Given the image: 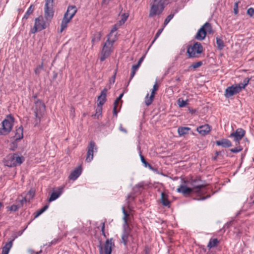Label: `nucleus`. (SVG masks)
<instances>
[{
    "label": "nucleus",
    "instance_id": "obj_1",
    "mask_svg": "<svg viewBox=\"0 0 254 254\" xmlns=\"http://www.w3.org/2000/svg\"><path fill=\"white\" fill-rule=\"evenodd\" d=\"M117 25L113 27L110 31V33L108 35V39L106 42L104 44L101 51V57L100 60L101 62H103L107 59L111 53L113 51L114 47L113 45L115 42L117 40L118 37L117 36Z\"/></svg>",
    "mask_w": 254,
    "mask_h": 254
},
{
    "label": "nucleus",
    "instance_id": "obj_2",
    "mask_svg": "<svg viewBox=\"0 0 254 254\" xmlns=\"http://www.w3.org/2000/svg\"><path fill=\"white\" fill-rule=\"evenodd\" d=\"M149 17H153L159 16L163 12L165 6L167 4V0H152Z\"/></svg>",
    "mask_w": 254,
    "mask_h": 254
},
{
    "label": "nucleus",
    "instance_id": "obj_3",
    "mask_svg": "<svg viewBox=\"0 0 254 254\" xmlns=\"http://www.w3.org/2000/svg\"><path fill=\"white\" fill-rule=\"evenodd\" d=\"M46 109L44 104L39 101H37L35 104L34 115H35V126L40 125L42 118L45 113Z\"/></svg>",
    "mask_w": 254,
    "mask_h": 254
},
{
    "label": "nucleus",
    "instance_id": "obj_4",
    "mask_svg": "<svg viewBox=\"0 0 254 254\" xmlns=\"http://www.w3.org/2000/svg\"><path fill=\"white\" fill-rule=\"evenodd\" d=\"M24 161L22 156H19L16 154H9L4 160V165L9 167H13L20 165Z\"/></svg>",
    "mask_w": 254,
    "mask_h": 254
},
{
    "label": "nucleus",
    "instance_id": "obj_5",
    "mask_svg": "<svg viewBox=\"0 0 254 254\" xmlns=\"http://www.w3.org/2000/svg\"><path fill=\"white\" fill-rule=\"evenodd\" d=\"M14 118L9 115L2 122V128H0V135H6L12 129L13 126Z\"/></svg>",
    "mask_w": 254,
    "mask_h": 254
},
{
    "label": "nucleus",
    "instance_id": "obj_6",
    "mask_svg": "<svg viewBox=\"0 0 254 254\" xmlns=\"http://www.w3.org/2000/svg\"><path fill=\"white\" fill-rule=\"evenodd\" d=\"M202 51V46L198 42H195L192 45L189 46L187 49V53L190 58H198V55Z\"/></svg>",
    "mask_w": 254,
    "mask_h": 254
},
{
    "label": "nucleus",
    "instance_id": "obj_7",
    "mask_svg": "<svg viewBox=\"0 0 254 254\" xmlns=\"http://www.w3.org/2000/svg\"><path fill=\"white\" fill-rule=\"evenodd\" d=\"M212 31L211 24L206 22L198 31L195 38L198 40H203L207 33H211Z\"/></svg>",
    "mask_w": 254,
    "mask_h": 254
},
{
    "label": "nucleus",
    "instance_id": "obj_8",
    "mask_svg": "<svg viewBox=\"0 0 254 254\" xmlns=\"http://www.w3.org/2000/svg\"><path fill=\"white\" fill-rule=\"evenodd\" d=\"M188 184L192 189V191L195 193H200L201 190L205 187V185L201 183L198 179H191L188 181Z\"/></svg>",
    "mask_w": 254,
    "mask_h": 254
},
{
    "label": "nucleus",
    "instance_id": "obj_9",
    "mask_svg": "<svg viewBox=\"0 0 254 254\" xmlns=\"http://www.w3.org/2000/svg\"><path fill=\"white\" fill-rule=\"evenodd\" d=\"M46 27V23L42 16H40L35 19L34 26L31 29V33L34 34L38 31H41Z\"/></svg>",
    "mask_w": 254,
    "mask_h": 254
},
{
    "label": "nucleus",
    "instance_id": "obj_10",
    "mask_svg": "<svg viewBox=\"0 0 254 254\" xmlns=\"http://www.w3.org/2000/svg\"><path fill=\"white\" fill-rule=\"evenodd\" d=\"M54 0H46L45 5V17L47 20H51L54 15Z\"/></svg>",
    "mask_w": 254,
    "mask_h": 254
},
{
    "label": "nucleus",
    "instance_id": "obj_11",
    "mask_svg": "<svg viewBox=\"0 0 254 254\" xmlns=\"http://www.w3.org/2000/svg\"><path fill=\"white\" fill-rule=\"evenodd\" d=\"M123 230L121 237V243L123 244L125 247H127V243L129 242V239L132 238V235L130 234L131 229L129 227L123 226Z\"/></svg>",
    "mask_w": 254,
    "mask_h": 254
},
{
    "label": "nucleus",
    "instance_id": "obj_12",
    "mask_svg": "<svg viewBox=\"0 0 254 254\" xmlns=\"http://www.w3.org/2000/svg\"><path fill=\"white\" fill-rule=\"evenodd\" d=\"M113 246L114 244L112 242V239H107L104 247H100V254H111Z\"/></svg>",
    "mask_w": 254,
    "mask_h": 254
},
{
    "label": "nucleus",
    "instance_id": "obj_13",
    "mask_svg": "<svg viewBox=\"0 0 254 254\" xmlns=\"http://www.w3.org/2000/svg\"><path fill=\"white\" fill-rule=\"evenodd\" d=\"M97 148L96 146L95 143L93 141H91L88 146V150L87 156L86 158V161L89 163L93 158V153L97 151Z\"/></svg>",
    "mask_w": 254,
    "mask_h": 254
},
{
    "label": "nucleus",
    "instance_id": "obj_14",
    "mask_svg": "<svg viewBox=\"0 0 254 254\" xmlns=\"http://www.w3.org/2000/svg\"><path fill=\"white\" fill-rule=\"evenodd\" d=\"M245 133L246 132L245 130L242 128H239L237 129L235 132L231 133L230 137H234V140L239 143V141L245 136Z\"/></svg>",
    "mask_w": 254,
    "mask_h": 254
},
{
    "label": "nucleus",
    "instance_id": "obj_15",
    "mask_svg": "<svg viewBox=\"0 0 254 254\" xmlns=\"http://www.w3.org/2000/svg\"><path fill=\"white\" fill-rule=\"evenodd\" d=\"M240 92V88L236 87L235 85L228 87L225 91L224 95L227 98L233 96V95Z\"/></svg>",
    "mask_w": 254,
    "mask_h": 254
},
{
    "label": "nucleus",
    "instance_id": "obj_16",
    "mask_svg": "<svg viewBox=\"0 0 254 254\" xmlns=\"http://www.w3.org/2000/svg\"><path fill=\"white\" fill-rule=\"evenodd\" d=\"M128 208L129 209V211L127 212L125 210V207L124 206H123L122 208V212L124 214V217L123 218V219L124 220V224L123 226L125 227H129V225L128 224V221L129 219L130 215H131V210L130 209L129 205L128 206Z\"/></svg>",
    "mask_w": 254,
    "mask_h": 254
},
{
    "label": "nucleus",
    "instance_id": "obj_17",
    "mask_svg": "<svg viewBox=\"0 0 254 254\" xmlns=\"http://www.w3.org/2000/svg\"><path fill=\"white\" fill-rule=\"evenodd\" d=\"M196 130L202 135H205L211 130V127L208 124H205L197 127Z\"/></svg>",
    "mask_w": 254,
    "mask_h": 254
},
{
    "label": "nucleus",
    "instance_id": "obj_18",
    "mask_svg": "<svg viewBox=\"0 0 254 254\" xmlns=\"http://www.w3.org/2000/svg\"><path fill=\"white\" fill-rule=\"evenodd\" d=\"M191 189L190 187H188L185 185H181L177 190V191L179 193H183L184 195H189L191 193H192Z\"/></svg>",
    "mask_w": 254,
    "mask_h": 254
},
{
    "label": "nucleus",
    "instance_id": "obj_19",
    "mask_svg": "<svg viewBox=\"0 0 254 254\" xmlns=\"http://www.w3.org/2000/svg\"><path fill=\"white\" fill-rule=\"evenodd\" d=\"M107 89L104 88L101 93V94L98 97L97 105L98 106H102L106 101V93Z\"/></svg>",
    "mask_w": 254,
    "mask_h": 254
},
{
    "label": "nucleus",
    "instance_id": "obj_20",
    "mask_svg": "<svg viewBox=\"0 0 254 254\" xmlns=\"http://www.w3.org/2000/svg\"><path fill=\"white\" fill-rule=\"evenodd\" d=\"M215 144L218 146H221L224 148L230 147L232 145L231 142L229 140L225 138L216 141Z\"/></svg>",
    "mask_w": 254,
    "mask_h": 254
},
{
    "label": "nucleus",
    "instance_id": "obj_21",
    "mask_svg": "<svg viewBox=\"0 0 254 254\" xmlns=\"http://www.w3.org/2000/svg\"><path fill=\"white\" fill-rule=\"evenodd\" d=\"M77 11L76 8L74 5L69 6L64 15L72 19Z\"/></svg>",
    "mask_w": 254,
    "mask_h": 254
},
{
    "label": "nucleus",
    "instance_id": "obj_22",
    "mask_svg": "<svg viewBox=\"0 0 254 254\" xmlns=\"http://www.w3.org/2000/svg\"><path fill=\"white\" fill-rule=\"evenodd\" d=\"M81 167H78L74 170L70 174L68 177V178L70 180L74 181L77 179V178L80 176L81 173Z\"/></svg>",
    "mask_w": 254,
    "mask_h": 254
},
{
    "label": "nucleus",
    "instance_id": "obj_23",
    "mask_svg": "<svg viewBox=\"0 0 254 254\" xmlns=\"http://www.w3.org/2000/svg\"><path fill=\"white\" fill-rule=\"evenodd\" d=\"M71 20V19H70V18L68 17H66V16L64 15L61 24V29L60 30V33H62L66 28L67 24L70 22Z\"/></svg>",
    "mask_w": 254,
    "mask_h": 254
},
{
    "label": "nucleus",
    "instance_id": "obj_24",
    "mask_svg": "<svg viewBox=\"0 0 254 254\" xmlns=\"http://www.w3.org/2000/svg\"><path fill=\"white\" fill-rule=\"evenodd\" d=\"M62 191L63 188H58V191H54L51 193V196L49 199V201L51 202L57 199L62 194Z\"/></svg>",
    "mask_w": 254,
    "mask_h": 254
},
{
    "label": "nucleus",
    "instance_id": "obj_25",
    "mask_svg": "<svg viewBox=\"0 0 254 254\" xmlns=\"http://www.w3.org/2000/svg\"><path fill=\"white\" fill-rule=\"evenodd\" d=\"M23 136V127L21 126L18 128H16L14 138L15 140H17L22 139Z\"/></svg>",
    "mask_w": 254,
    "mask_h": 254
},
{
    "label": "nucleus",
    "instance_id": "obj_26",
    "mask_svg": "<svg viewBox=\"0 0 254 254\" xmlns=\"http://www.w3.org/2000/svg\"><path fill=\"white\" fill-rule=\"evenodd\" d=\"M14 239L6 243L2 248V254H8L9 252L13 245Z\"/></svg>",
    "mask_w": 254,
    "mask_h": 254
},
{
    "label": "nucleus",
    "instance_id": "obj_27",
    "mask_svg": "<svg viewBox=\"0 0 254 254\" xmlns=\"http://www.w3.org/2000/svg\"><path fill=\"white\" fill-rule=\"evenodd\" d=\"M191 130L190 127H180L178 128V133L180 136H184Z\"/></svg>",
    "mask_w": 254,
    "mask_h": 254
},
{
    "label": "nucleus",
    "instance_id": "obj_28",
    "mask_svg": "<svg viewBox=\"0 0 254 254\" xmlns=\"http://www.w3.org/2000/svg\"><path fill=\"white\" fill-rule=\"evenodd\" d=\"M168 197V195L166 193L164 192L161 193V200L162 204L164 206L170 207V202L169 201Z\"/></svg>",
    "mask_w": 254,
    "mask_h": 254
},
{
    "label": "nucleus",
    "instance_id": "obj_29",
    "mask_svg": "<svg viewBox=\"0 0 254 254\" xmlns=\"http://www.w3.org/2000/svg\"><path fill=\"white\" fill-rule=\"evenodd\" d=\"M128 14H123L122 15H121V19L119 21V22L116 24L114 27L115 26V25H117L116 27L117 28V29H118L119 27L122 25H123V24L125 23V22L126 21V20H127V18H128Z\"/></svg>",
    "mask_w": 254,
    "mask_h": 254
},
{
    "label": "nucleus",
    "instance_id": "obj_30",
    "mask_svg": "<svg viewBox=\"0 0 254 254\" xmlns=\"http://www.w3.org/2000/svg\"><path fill=\"white\" fill-rule=\"evenodd\" d=\"M218 243H219V241L217 239H216V238L210 239L209 240V242L207 246V247L209 249H210L213 247L217 246V245L218 244Z\"/></svg>",
    "mask_w": 254,
    "mask_h": 254
},
{
    "label": "nucleus",
    "instance_id": "obj_31",
    "mask_svg": "<svg viewBox=\"0 0 254 254\" xmlns=\"http://www.w3.org/2000/svg\"><path fill=\"white\" fill-rule=\"evenodd\" d=\"M102 35L100 32H96L95 33L92 38V42L94 44L95 43L98 42L101 38Z\"/></svg>",
    "mask_w": 254,
    "mask_h": 254
},
{
    "label": "nucleus",
    "instance_id": "obj_32",
    "mask_svg": "<svg viewBox=\"0 0 254 254\" xmlns=\"http://www.w3.org/2000/svg\"><path fill=\"white\" fill-rule=\"evenodd\" d=\"M34 6L33 5L31 4L30 7L28 8V10H27V11L26 12V13H25L23 17V19H27L29 15L32 14L33 13V12L34 11Z\"/></svg>",
    "mask_w": 254,
    "mask_h": 254
},
{
    "label": "nucleus",
    "instance_id": "obj_33",
    "mask_svg": "<svg viewBox=\"0 0 254 254\" xmlns=\"http://www.w3.org/2000/svg\"><path fill=\"white\" fill-rule=\"evenodd\" d=\"M154 96H153L152 97V95H150V96L149 97V94L148 93L145 98V104L147 106H149L152 102L153 99H154Z\"/></svg>",
    "mask_w": 254,
    "mask_h": 254
},
{
    "label": "nucleus",
    "instance_id": "obj_34",
    "mask_svg": "<svg viewBox=\"0 0 254 254\" xmlns=\"http://www.w3.org/2000/svg\"><path fill=\"white\" fill-rule=\"evenodd\" d=\"M216 44H217V48L219 50H222L224 47V42H223V40L218 37L216 38Z\"/></svg>",
    "mask_w": 254,
    "mask_h": 254
},
{
    "label": "nucleus",
    "instance_id": "obj_35",
    "mask_svg": "<svg viewBox=\"0 0 254 254\" xmlns=\"http://www.w3.org/2000/svg\"><path fill=\"white\" fill-rule=\"evenodd\" d=\"M49 205H45L43 208L39 209L36 212V215L35 216V217L36 218L40 216L41 214H42L44 212H45L48 208Z\"/></svg>",
    "mask_w": 254,
    "mask_h": 254
},
{
    "label": "nucleus",
    "instance_id": "obj_36",
    "mask_svg": "<svg viewBox=\"0 0 254 254\" xmlns=\"http://www.w3.org/2000/svg\"><path fill=\"white\" fill-rule=\"evenodd\" d=\"M178 104L180 107H184L188 104V100L185 101L181 98H179L178 100Z\"/></svg>",
    "mask_w": 254,
    "mask_h": 254
},
{
    "label": "nucleus",
    "instance_id": "obj_37",
    "mask_svg": "<svg viewBox=\"0 0 254 254\" xmlns=\"http://www.w3.org/2000/svg\"><path fill=\"white\" fill-rule=\"evenodd\" d=\"M139 67L135 65H133L131 68V72L130 74V79H131L134 76L136 70L138 69Z\"/></svg>",
    "mask_w": 254,
    "mask_h": 254
},
{
    "label": "nucleus",
    "instance_id": "obj_38",
    "mask_svg": "<svg viewBox=\"0 0 254 254\" xmlns=\"http://www.w3.org/2000/svg\"><path fill=\"white\" fill-rule=\"evenodd\" d=\"M202 64V62L201 61H199L196 63H193L190 66V68H192L193 69L197 68Z\"/></svg>",
    "mask_w": 254,
    "mask_h": 254
},
{
    "label": "nucleus",
    "instance_id": "obj_39",
    "mask_svg": "<svg viewBox=\"0 0 254 254\" xmlns=\"http://www.w3.org/2000/svg\"><path fill=\"white\" fill-rule=\"evenodd\" d=\"M102 110V106H98L97 105L96 110V114L94 115L95 116H97L98 118L101 115Z\"/></svg>",
    "mask_w": 254,
    "mask_h": 254
},
{
    "label": "nucleus",
    "instance_id": "obj_40",
    "mask_svg": "<svg viewBox=\"0 0 254 254\" xmlns=\"http://www.w3.org/2000/svg\"><path fill=\"white\" fill-rule=\"evenodd\" d=\"M20 206L17 205H12L10 206L7 207V208L11 211H16L19 208Z\"/></svg>",
    "mask_w": 254,
    "mask_h": 254
},
{
    "label": "nucleus",
    "instance_id": "obj_41",
    "mask_svg": "<svg viewBox=\"0 0 254 254\" xmlns=\"http://www.w3.org/2000/svg\"><path fill=\"white\" fill-rule=\"evenodd\" d=\"M173 17H174L173 14H171L167 16V17L165 19L164 22V26H165L166 25H167L168 24V23L173 18Z\"/></svg>",
    "mask_w": 254,
    "mask_h": 254
},
{
    "label": "nucleus",
    "instance_id": "obj_42",
    "mask_svg": "<svg viewBox=\"0 0 254 254\" xmlns=\"http://www.w3.org/2000/svg\"><path fill=\"white\" fill-rule=\"evenodd\" d=\"M243 150L242 147L239 146L234 148H232L230 151L234 153H238Z\"/></svg>",
    "mask_w": 254,
    "mask_h": 254
},
{
    "label": "nucleus",
    "instance_id": "obj_43",
    "mask_svg": "<svg viewBox=\"0 0 254 254\" xmlns=\"http://www.w3.org/2000/svg\"><path fill=\"white\" fill-rule=\"evenodd\" d=\"M117 69H116L115 70V72H114V75L112 76V77L111 78H110V79H109V83L110 84H113L115 82V79H116V74H117Z\"/></svg>",
    "mask_w": 254,
    "mask_h": 254
},
{
    "label": "nucleus",
    "instance_id": "obj_44",
    "mask_svg": "<svg viewBox=\"0 0 254 254\" xmlns=\"http://www.w3.org/2000/svg\"><path fill=\"white\" fill-rule=\"evenodd\" d=\"M158 88V86L157 85V82H156L153 86V88L151 91V95H152V97L154 96L156 91L157 90Z\"/></svg>",
    "mask_w": 254,
    "mask_h": 254
},
{
    "label": "nucleus",
    "instance_id": "obj_45",
    "mask_svg": "<svg viewBox=\"0 0 254 254\" xmlns=\"http://www.w3.org/2000/svg\"><path fill=\"white\" fill-rule=\"evenodd\" d=\"M163 30V28L160 29L158 30L157 32L156 33L154 39L152 42V44L155 42V41L159 37V36L160 35L161 33L162 32Z\"/></svg>",
    "mask_w": 254,
    "mask_h": 254
},
{
    "label": "nucleus",
    "instance_id": "obj_46",
    "mask_svg": "<svg viewBox=\"0 0 254 254\" xmlns=\"http://www.w3.org/2000/svg\"><path fill=\"white\" fill-rule=\"evenodd\" d=\"M247 14L250 17H253L254 15V9L253 7H250L248 9Z\"/></svg>",
    "mask_w": 254,
    "mask_h": 254
},
{
    "label": "nucleus",
    "instance_id": "obj_47",
    "mask_svg": "<svg viewBox=\"0 0 254 254\" xmlns=\"http://www.w3.org/2000/svg\"><path fill=\"white\" fill-rule=\"evenodd\" d=\"M119 103V102L116 100L114 102V114L116 116L117 115V108Z\"/></svg>",
    "mask_w": 254,
    "mask_h": 254
},
{
    "label": "nucleus",
    "instance_id": "obj_48",
    "mask_svg": "<svg viewBox=\"0 0 254 254\" xmlns=\"http://www.w3.org/2000/svg\"><path fill=\"white\" fill-rule=\"evenodd\" d=\"M144 187V183L143 182H140L135 185L134 187V189H143Z\"/></svg>",
    "mask_w": 254,
    "mask_h": 254
},
{
    "label": "nucleus",
    "instance_id": "obj_49",
    "mask_svg": "<svg viewBox=\"0 0 254 254\" xmlns=\"http://www.w3.org/2000/svg\"><path fill=\"white\" fill-rule=\"evenodd\" d=\"M234 12L235 14H237L238 13V3L235 2L234 4Z\"/></svg>",
    "mask_w": 254,
    "mask_h": 254
},
{
    "label": "nucleus",
    "instance_id": "obj_50",
    "mask_svg": "<svg viewBox=\"0 0 254 254\" xmlns=\"http://www.w3.org/2000/svg\"><path fill=\"white\" fill-rule=\"evenodd\" d=\"M235 85L236 86V87L240 88V92H241L243 89H244L246 87V86H244V84L243 82Z\"/></svg>",
    "mask_w": 254,
    "mask_h": 254
},
{
    "label": "nucleus",
    "instance_id": "obj_51",
    "mask_svg": "<svg viewBox=\"0 0 254 254\" xmlns=\"http://www.w3.org/2000/svg\"><path fill=\"white\" fill-rule=\"evenodd\" d=\"M140 157L141 161L142 163L144 164V166H145L146 165H148V163L145 161L144 157L141 154H140Z\"/></svg>",
    "mask_w": 254,
    "mask_h": 254
},
{
    "label": "nucleus",
    "instance_id": "obj_52",
    "mask_svg": "<svg viewBox=\"0 0 254 254\" xmlns=\"http://www.w3.org/2000/svg\"><path fill=\"white\" fill-rule=\"evenodd\" d=\"M28 252L30 254H39L40 253H41L42 252V250H40L38 252H35L33 250H32V249H29L28 250Z\"/></svg>",
    "mask_w": 254,
    "mask_h": 254
},
{
    "label": "nucleus",
    "instance_id": "obj_53",
    "mask_svg": "<svg viewBox=\"0 0 254 254\" xmlns=\"http://www.w3.org/2000/svg\"><path fill=\"white\" fill-rule=\"evenodd\" d=\"M134 196H132L131 194H129L127 196V201L128 203L130 202V201L133 200Z\"/></svg>",
    "mask_w": 254,
    "mask_h": 254
},
{
    "label": "nucleus",
    "instance_id": "obj_54",
    "mask_svg": "<svg viewBox=\"0 0 254 254\" xmlns=\"http://www.w3.org/2000/svg\"><path fill=\"white\" fill-rule=\"evenodd\" d=\"M42 65H40L37 67L35 70V73L38 74L40 73V70L42 69Z\"/></svg>",
    "mask_w": 254,
    "mask_h": 254
},
{
    "label": "nucleus",
    "instance_id": "obj_55",
    "mask_svg": "<svg viewBox=\"0 0 254 254\" xmlns=\"http://www.w3.org/2000/svg\"><path fill=\"white\" fill-rule=\"evenodd\" d=\"M249 81H250L249 78H245L243 81V83L244 84V86H246L248 84Z\"/></svg>",
    "mask_w": 254,
    "mask_h": 254
},
{
    "label": "nucleus",
    "instance_id": "obj_56",
    "mask_svg": "<svg viewBox=\"0 0 254 254\" xmlns=\"http://www.w3.org/2000/svg\"><path fill=\"white\" fill-rule=\"evenodd\" d=\"M119 129H120V131H123V132H125L126 133H127V130L123 127V126H122V125L121 124L120 126Z\"/></svg>",
    "mask_w": 254,
    "mask_h": 254
},
{
    "label": "nucleus",
    "instance_id": "obj_57",
    "mask_svg": "<svg viewBox=\"0 0 254 254\" xmlns=\"http://www.w3.org/2000/svg\"><path fill=\"white\" fill-rule=\"evenodd\" d=\"M27 200L26 198H23L21 200H19V202L20 203V205L22 206L24 203H26Z\"/></svg>",
    "mask_w": 254,
    "mask_h": 254
},
{
    "label": "nucleus",
    "instance_id": "obj_58",
    "mask_svg": "<svg viewBox=\"0 0 254 254\" xmlns=\"http://www.w3.org/2000/svg\"><path fill=\"white\" fill-rule=\"evenodd\" d=\"M101 231L102 232V234L105 236V224H104V223H102Z\"/></svg>",
    "mask_w": 254,
    "mask_h": 254
},
{
    "label": "nucleus",
    "instance_id": "obj_59",
    "mask_svg": "<svg viewBox=\"0 0 254 254\" xmlns=\"http://www.w3.org/2000/svg\"><path fill=\"white\" fill-rule=\"evenodd\" d=\"M110 0H102V4L107 5L109 4Z\"/></svg>",
    "mask_w": 254,
    "mask_h": 254
},
{
    "label": "nucleus",
    "instance_id": "obj_60",
    "mask_svg": "<svg viewBox=\"0 0 254 254\" xmlns=\"http://www.w3.org/2000/svg\"><path fill=\"white\" fill-rule=\"evenodd\" d=\"M34 191L33 190H30L28 192V194L31 196L32 197H33L34 195Z\"/></svg>",
    "mask_w": 254,
    "mask_h": 254
},
{
    "label": "nucleus",
    "instance_id": "obj_61",
    "mask_svg": "<svg viewBox=\"0 0 254 254\" xmlns=\"http://www.w3.org/2000/svg\"><path fill=\"white\" fill-rule=\"evenodd\" d=\"M123 95H124L123 93L121 94L119 96V97L116 99V100L120 102L121 98L123 97Z\"/></svg>",
    "mask_w": 254,
    "mask_h": 254
},
{
    "label": "nucleus",
    "instance_id": "obj_62",
    "mask_svg": "<svg viewBox=\"0 0 254 254\" xmlns=\"http://www.w3.org/2000/svg\"><path fill=\"white\" fill-rule=\"evenodd\" d=\"M58 241V240H54L52 241L51 242V245L56 244L57 243Z\"/></svg>",
    "mask_w": 254,
    "mask_h": 254
},
{
    "label": "nucleus",
    "instance_id": "obj_63",
    "mask_svg": "<svg viewBox=\"0 0 254 254\" xmlns=\"http://www.w3.org/2000/svg\"><path fill=\"white\" fill-rule=\"evenodd\" d=\"M145 167H148L151 170H152L153 169L152 166L149 163H148V165H146Z\"/></svg>",
    "mask_w": 254,
    "mask_h": 254
},
{
    "label": "nucleus",
    "instance_id": "obj_64",
    "mask_svg": "<svg viewBox=\"0 0 254 254\" xmlns=\"http://www.w3.org/2000/svg\"><path fill=\"white\" fill-rule=\"evenodd\" d=\"M143 60H144V57L143 56V57H141V58L139 60L138 62H139V63H142V62H143Z\"/></svg>",
    "mask_w": 254,
    "mask_h": 254
}]
</instances>
